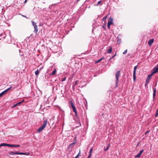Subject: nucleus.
<instances>
[{
  "label": "nucleus",
  "mask_w": 158,
  "mask_h": 158,
  "mask_svg": "<svg viewBox=\"0 0 158 158\" xmlns=\"http://www.w3.org/2000/svg\"><path fill=\"white\" fill-rule=\"evenodd\" d=\"M102 27L103 28H104V27L103 26H102Z\"/></svg>",
  "instance_id": "nucleus-49"
},
{
  "label": "nucleus",
  "mask_w": 158,
  "mask_h": 158,
  "mask_svg": "<svg viewBox=\"0 0 158 158\" xmlns=\"http://www.w3.org/2000/svg\"><path fill=\"white\" fill-rule=\"evenodd\" d=\"M73 111L74 113H76L77 112V110L76 109V107H75L74 108H73Z\"/></svg>",
  "instance_id": "nucleus-25"
},
{
  "label": "nucleus",
  "mask_w": 158,
  "mask_h": 158,
  "mask_svg": "<svg viewBox=\"0 0 158 158\" xmlns=\"http://www.w3.org/2000/svg\"><path fill=\"white\" fill-rule=\"evenodd\" d=\"M150 131L149 130L148 131H146L145 133V134L146 135L148 133H149Z\"/></svg>",
  "instance_id": "nucleus-37"
},
{
  "label": "nucleus",
  "mask_w": 158,
  "mask_h": 158,
  "mask_svg": "<svg viewBox=\"0 0 158 158\" xmlns=\"http://www.w3.org/2000/svg\"><path fill=\"white\" fill-rule=\"evenodd\" d=\"M80 0H77V2H79Z\"/></svg>",
  "instance_id": "nucleus-47"
},
{
  "label": "nucleus",
  "mask_w": 158,
  "mask_h": 158,
  "mask_svg": "<svg viewBox=\"0 0 158 158\" xmlns=\"http://www.w3.org/2000/svg\"><path fill=\"white\" fill-rule=\"evenodd\" d=\"M56 69H55L54 70V71H53V72H52V74L51 75H54L55 74V73H56Z\"/></svg>",
  "instance_id": "nucleus-23"
},
{
  "label": "nucleus",
  "mask_w": 158,
  "mask_h": 158,
  "mask_svg": "<svg viewBox=\"0 0 158 158\" xmlns=\"http://www.w3.org/2000/svg\"><path fill=\"white\" fill-rule=\"evenodd\" d=\"M6 91H5V90L4 91H3L2 92V93H0V97H1L2 96L3 94H5L6 93Z\"/></svg>",
  "instance_id": "nucleus-20"
},
{
  "label": "nucleus",
  "mask_w": 158,
  "mask_h": 158,
  "mask_svg": "<svg viewBox=\"0 0 158 158\" xmlns=\"http://www.w3.org/2000/svg\"><path fill=\"white\" fill-rule=\"evenodd\" d=\"M31 23H32V25H33L34 26V27H36L37 26V24H36V23H35V22L34 21H31Z\"/></svg>",
  "instance_id": "nucleus-16"
},
{
  "label": "nucleus",
  "mask_w": 158,
  "mask_h": 158,
  "mask_svg": "<svg viewBox=\"0 0 158 158\" xmlns=\"http://www.w3.org/2000/svg\"><path fill=\"white\" fill-rule=\"evenodd\" d=\"M27 1V0H25V1L24 2V3H25Z\"/></svg>",
  "instance_id": "nucleus-44"
},
{
  "label": "nucleus",
  "mask_w": 158,
  "mask_h": 158,
  "mask_svg": "<svg viewBox=\"0 0 158 158\" xmlns=\"http://www.w3.org/2000/svg\"><path fill=\"white\" fill-rule=\"evenodd\" d=\"M70 104L71 105V106L72 107V109L75 107L74 105L73 104V102H72V101H70Z\"/></svg>",
  "instance_id": "nucleus-17"
},
{
  "label": "nucleus",
  "mask_w": 158,
  "mask_h": 158,
  "mask_svg": "<svg viewBox=\"0 0 158 158\" xmlns=\"http://www.w3.org/2000/svg\"><path fill=\"white\" fill-rule=\"evenodd\" d=\"M113 19L111 17L109 19L108 24H110V25L113 24Z\"/></svg>",
  "instance_id": "nucleus-5"
},
{
  "label": "nucleus",
  "mask_w": 158,
  "mask_h": 158,
  "mask_svg": "<svg viewBox=\"0 0 158 158\" xmlns=\"http://www.w3.org/2000/svg\"><path fill=\"white\" fill-rule=\"evenodd\" d=\"M106 18H107V16H105L103 18V20H104V21H105V20H106Z\"/></svg>",
  "instance_id": "nucleus-33"
},
{
  "label": "nucleus",
  "mask_w": 158,
  "mask_h": 158,
  "mask_svg": "<svg viewBox=\"0 0 158 158\" xmlns=\"http://www.w3.org/2000/svg\"><path fill=\"white\" fill-rule=\"evenodd\" d=\"M149 83V82L146 81V82L145 83V86H146L148 85V84Z\"/></svg>",
  "instance_id": "nucleus-34"
},
{
  "label": "nucleus",
  "mask_w": 158,
  "mask_h": 158,
  "mask_svg": "<svg viewBox=\"0 0 158 158\" xmlns=\"http://www.w3.org/2000/svg\"><path fill=\"white\" fill-rule=\"evenodd\" d=\"M137 66H136L134 67V69L133 71V80L134 81H135L136 80V76H135V73H136V69L137 68Z\"/></svg>",
  "instance_id": "nucleus-3"
},
{
  "label": "nucleus",
  "mask_w": 158,
  "mask_h": 158,
  "mask_svg": "<svg viewBox=\"0 0 158 158\" xmlns=\"http://www.w3.org/2000/svg\"><path fill=\"white\" fill-rule=\"evenodd\" d=\"M38 31V26L34 27V32H35L36 34Z\"/></svg>",
  "instance_id": "nucleus-15"
},
{
  "label": "nucleus",
  "mask_w": 158,
  "mask_h": 158,
  "mask_svg": "<svg viewBox=\"0 0 158 158\" xmlns=\"http://www.w3.org/2000/svg\"><path fill=\"white\" fill-rule=\"evenodd\" d=\"M90 157H89V156H88L87 158H90Z\"/></svg>",
  "instance_id": "nucleus-48"
},
{
  "label": "nucleus",
  "mask_w": 158,
  "mask_h": 158,
  "mask_svg": "<svg viewBox=\"0 0 158 158\" xmlns=\"http://www.w3.org/2000/svg\"><path fill=\"white\" fill-rule=\"evenodd\" d=\"M153 99L154 100L155 99V95H156V89L155 88H154L153 89Z\"/></svg>",
  "instance_id": "nucleus-8"
},
{
  "label": "nucleus",
  "mask_w": 158,
  "mask_h": 158,
  "mask_svg": "<svg viewBox=\"0 0 158 158\" xmlns=\"http://www.w3.org/2000/svg\"><path fill=\"white\" fill-rule=\"evenodd\" d=\"M116 53H115V54L114 55H113L111 57L110 59V60L113 59L116 56Z\"/></svg>",
  "instance_id": "nucleus-24"
},
{
  "label": "nucleus",
  "mask_w": 158,
  "mask_h": 158,
  "mask_svg": "<svg viewBox=\"0 0 158 158\" xmlns=\"http://www.w3.org/2000/svg\"><path fill=\"white\" fill-rule=\"evenodd\" d=\"M152 75V74H151L149 75L148 76L146 79V81L149 82V80L150 79L151 76Z\"/></svg>",
  "instance_id": "nucleus-9"
},
{
  "label": "nucleus",
  "mask_w": 158,
  "mask_h": 158,
  "mask_svg": "<svg viewBox=\"0 0 158 158\" xmlns=\"http://www.w3.org/2000/svg\"><path fill=\"white\" fill-rule=\"evenodd\" d=\"M70 104L71 105V106L72 107V109L75 107L74 105L73 104V102H72V101H70Z\"/></svg>",
  "instance_id": "nucleus-18"
},
{
  "label": "nucleus",
  "mask_w": 158,
  "mask_h": 158,
  "mask_svg": "<svg viewBox=\"0 0 158 158\" xmlns=\"http://www.w3.org/2000/svg\"><path fill=\"white\" fill-rule=\"evenodd\" d=\"M66 77H64L62 79V80H61V81H65V80H66Z\"/></svg>",
  "instance_id": "nucleus-27"
},
{
  "label": "nucleus",
  "mask_w": 158,
  "mask_h": 158,
  "mask_svg": "<svg viewBox=\"0 0 158 158\" xmlns=\"http://www.w3.org/2000/svg\"><path fill=\"white\" fill-rule=\"evenodd\" d=\"M101 3V1H99L98 2L97 4L96 5L97 6H98L99 4H100Z\"/></svg>",
  "instance_id": "nucleus-29"
},
{
  "label": "nucleus",
  "mask_w": 158,
  "mask_h": 158,
  "mask_svg": "<svg viewBox=\"0 0 158 158\" xmlns=\"http://www.w3.org/2000/svg\"><path fill=\"white\" fill-rule=\"evenodd\" d=\"M75 113V116L76 117H77V112L76 113Z\"/></svg>",
  "instance_id": "nucleus-38"
},
{
  "label": "nucleus",
  "mask_w": 158,
  "mask_h": 158,
  "mask_svg": "<svg viewBox=\"0 0 158 158\" xmlns=\"http://www.w3.org/2000/svg\"><path fill=\"white\" fill-rule=\"evenodd\" d=\"M17 106V105L16 104L14 105L13 106V107H15V106Z\"/></svg>",
  "instance_id": "nucleus-42"
},
{
  "label": "nucleus",
  "mask_w": 158,
  "mask_h": 158,
  "mask_svg": "<svg viewBox=\"0 0 158 158\" xmlns=\"http://www.w3.org/2000/svg\"><path fill=\"white\" fill-rule=\"evenodd\" d=\"M22 16L23 17H25V18H27V17H26V16H25V15H22Z\"/></svg>",
  "instance_id": "nucleus-40"
},
{
  "label": "nucleus",
  "mask_w": 158,
  "mask_h": 158,
  "mask_svg": "<svg viewBox=\"0 0 158 158\" xmlns=\"http://www.w3.org/2000/svg\"><path fill=\"white\" fill-rule=\"evenodd\" d=\"M103 57L102 58L98 60L97 61H96L95 62V63H98V62H100L103 59Z\"/></svg>",
  "instance_id": "nucleus-22"
},
{
  "label": "nucleus",
  "mask_w": 158,
  "mask_h": 158,
  "mask_svg": "<svg viewBox=\"0 0 158 158\" xmlns=\"http://www.w3.org/2000/svg\"><path fill=\"white\" fill-rule=\"evenodd\" d=\"M156 112H158V109H157V110H156Z\"/></svg>",
  "instance_id": "nucleus-46"
},
{
  "label": "nucleus",
  "mask_w": 158,
  "mask_h": 158,
  "mask_svg": "<svg viewBox=\"0 0 158 158\" xmlns=\"http://www.w3.org/2000/svg\"><path fill=\"white\" fill-rule=\"evenodd\" d=\"M23 101H24V100H23V101H22L21 102H17V103H16V104L17 105V106H18V105L20 104Z\"/></svg>",
  "instance_id": "nucleus-30"
},
{
  "label": "nucleus",
  "mask_w": 158,
  "mask_h": 158,
  "mask_svg": "<svg viewBox=\"0 0 158 158\" xmlns=\"http://www.w3.org/2000/svg\"><path fill=\"white\" fill-rule=\"evenodd\" d=\"M80 154V151L79 153H78V154L77 156L78 157L79 156Z\"/></svg>",
  "instance_id": "nucleus-41"
},
{
  "label": "nucleus",
  "mask_w": 158,
  "mask_h": 158,
  "mask_svg": "<svg viewBox=\"0 0 158 158\" xmlns=\"http://www.w3.org/2000/svg\"><path fill=\"white\" fill-rule=\"evenodd\" d=\"M112 47L111 46L109 48V49L108 51V53H110L112 51Z\"/></svg>",
  "instance_id": "nucleus-14"
},
{
  "label": "nucleus",
  "mask_w": 158,
  "mask_h": 158,
  "mask_svg": "<svg viewBox=\"0 0 158 158\" xmlns=\"http://www.w3.org/2000/svg\"><path fill=\"white\" fill-rule=\"evenodd\" d=\"M77 81L75 83L74 85H77Z\"/></svg>",
  "instance_id": "nucleus-43"
},
{
  "label": "nucleus",
  "mask_w": 158,
  "mask_h": 158,
  "mask_svg": "<svg viewBox=\"0 0 158 158\" xmlns=\"http://www.w3.org/2000/svg\"><path fill=\"white\" fill-rule=\"evenodd\" d=\"M120 71H118L116 72V74H115V77H116V86H117V85L118 84V81L119 77L120 75Z\"/></svg>",
  "instance_id": "nucleus-2"
},
{
  "label": "nucleus",
  "mask_w": 158,
  "mask_h": 158,
  "mask_svg": "<svg viewBox=\"0 0 158 158\" xmlns=\"http://www.w3.org/2000/svg\"><path fill=\"white\" fill-rule=\"evenodd\" d=\"M158 72V64L153 69V72L152 74H153L154 73H156Z\"/></svg>",
  "instance_id": "nucleus-4"
},
{
  "label": "nucleus",
  "mask_w": 158,
  "mask_h": 158,
  "mask_svg": "<svg viewBox=\"0 0 158 158\" xmlns=\"http://www.w3.org/2000/svg\"><path fill=\"white\" fill-rule=\"evenodd\" d=\"M29 154V153H27V152H25V153H23V152H19V155H28Z\"/></svg>",
  "instance_id": "nucleus-13"
},
{
  "label": "nucleus",
  "mask_w": 158,
  "mask_h": 158,
  "mask_svg": "<svg viewBox=\"0 0 158 158\" xmlns=\"http://www.w3.org/2000/svg\"><path fill=\"white\" fill-rule=\"evenodd\" d=\"M2 147V145H1V144H0V147Z\"/></svg>",
  "instance_id": "nucleus-50"
},
{
  "label": "nucleus",
  "mask_w": 158,
  "mask_h": 158,
  "mask_svg": "<svg viewBox=\"0 0 158 158\" xmlns=\"http://www.w3.org/2000/svg\"><path fill=\"white\" fill-rule=\"evenodd\" d=\"M11 87H9V88H8L7 89H6L5 90V91H6V92H7L8 90H10V89H11Z\"/></svg>",
  "instance_id": "nucleus-26"
},
{
  "label": "nucleus",
  "mask_w": 158,
  "mask_h": 158,
  "mask_svg": "<svg viewBox=\"0 0 158 158\" xmlns=\"http://www.w3.org/2000/svg\"><path fill=\"white\" fill-rule=\"evenodd\" d=\"M2 146H8L10 147V144L3 143L1 144Z\"/></svg>",
  "instance_id": "nucleus-11"
},
{
  "label": "nucleus",
  "mask_w": 158,
  "mask_h": 158,
  "mask_svg": "<svg viewBox=\"0 0 158 158\" xmlns=\"http://www.w3.org/2000/svg\"><path fill=\"white\" fill-rule=\"evenodd\" d=\"M143 150H141L139 153H138L137 155L135 156V158H137V157H139L140 156H141V154L143 152Z\"/></svg>",
  "instance_id": "nucleus-7"
},
{
  "label": "nucleus",
  "mask_w": 158,
  "mask_h": 158,
  "mask_svg": "<svg viewBox=\"0 0 158 158\" xmlns=\"http://www.w3.org/2000/svg\"><path fill=\"white\" fill-rule=\"evenodd\" d=\"M110 146V144H108V145L107 147L106 148L104 149V151H106L108 150L109 149V147Z\"/></svg>",
  "instance_id": "nucleus-21"
},
{
  "label": "nucleus",
  "mask_w": 158,
  "mask_h": 158,
  "mask_svg": "<svg viewBox=\"0 0 158 158\" xmlns=\"http://www.w3.org/2000/svg\"><path fill=\"white\" fill-rule=\"evenodd\" d=\"M158 115V113L156 112V113L155 114V116L156 117Z\"/></svg>",
  "instance_id": "nucleus-35"
},
{
  "label": "nucleus",
  "mask_w": 158,
  "mask_h": 158,
  "mask_svg": "<svg viewBox=\"0 0 158 158\" xmlns=\"http://www.w3.org/2000/svg\"><path fill=\"white\" fill-rule=\"evenodd\" d=\"M47 123V120L46 119L44 122L43 125L37 129V132L39 133L46 127Z\"/></svg>",
  "instance_id": "nucleus-1"
},
{
  "label": "nucleus",
  "mask_w": 158,
  "mask_h": 158,
  "mask_svg": "<svg viewBox=\"0 0 158 158\" xmlns=\"http://www.w3.org/2000/svg\"><path fill=\"white\" fill-rule=\"evenodd\" d=\"M127 50L126 49L123 52V54H126L127 53Z\"/></svg>",
  "instance_id": "nucleus-32"
},
{
  "label": "nucleus",
  "mask_w": 158,
  "mask_h": 158,
  "mask_svg": "<svg viewBox=\"0 0 158 158\" xmlns=\"http://www.w3.org/2000/svg\"><path fill=\"white\" fill-rule=\"evenodd\" d=\"M35 75L37 76L39 74V72L38 69H37L35 72Z\"/></svg>",
  "instance_id": "nucleus-19"
},
{
  "label": "nucleus",
  "mask_w": 158,
  "mask_h": 158,
  "mask_svg": "<svg viewBox=\"0 0 158 158\" xmlns=\"http://www.w3.org/2000/svg\"><path fill=\"white\" fill-rule=\"evenodd\" d=\"M93 150V148H91L90 150L89 153H92V152Z\"/></svg>",
  "instance_id": "nucleus-28"
},
{
  "label": "nucleus",
  "mask_w": 158,
  "mask_h": 158,
  "mask_svg": "<svg viewBox=\"0 0 158 158\" xmlns=\"http://www.w3.org/2000/svg\"><path fill=\"white\" fill-rule=\"evenodd\" d=\"M20 147V145H14L12 144H10V147Z\"/></svg>",
  "instance_id": "nucleus-10"
},
{
  "label": "nucleus",
  "mask_w": 158,
  "mask_h": 158,
  "mask_svg": "<svg viewBox=\"0 0 158 158\" xmlns=\"http://www.w3.org/2000/svg\"><path fill=\"white\" fill-rule=\"evenodd\" d=\"M91 155H92V153H89V154L88 156H89V157H91Z\"/></svg>",
  "instance_id": "nucleus-39"
},
{
  "label": "nucleus",
  "mask_w": 158,
  "mask_h": 158,
  "mask_svg": "<svg viewBox=\"0 0 158 158\" xmlns=\"http://www.w3.org/2000/svg\"><path fill=\"white\" fill-rule=\"evenodd\" d=\"M75 158H78V157L76 156Z\"/></svg>",
  "instance_id": "nucleus-45"
},
{
  "label": "nucleus",
  "mask_w": 158,
  "mask_h": 158,
  "mask_svg": "<svg viewBox=\"0 0 158 158\" xmlns=\"http://www.w3.org/2000/svg\"><path fill=\"white\" fill-rule=\"evenodd\" d=\"M154 41V39H151L148 42V44L149 45H151L152 44Z\"/></svg>",
  "instance_id": "nucleus-12"
},
{
  "label": "nucleus",
  "mask_w": 158,
  "mask_h": 158,
  "mask_svg": "<svg viewBox=\"0 0 158 158\" xmlns=\"http://www.w3.org/2000/svg\"><path fill=\"white\" fill-rule=\"evenodd\" d=\"M110 25L108 24H107V28L108 29H109L110 28Z\"/></svg>",
  "instance_id": "nucleus-36"
},
{
  "label": "nucleus",
  "mask_w": 158,
  "mask_h": 158,
  "mask_svg": "<svg viewBox=\"0 0 158 158\" xmlns=\"http://www.w3.org/2000/svg\"><path fill=\"white\" fill-rule=\"evenodd\" d=\"M19 154V152H9V154L10 155H14L15 154Z\"/></svg>",
  "instance_id": "nucleus-6"
},
{
  "label": "nucleus",
  "mask_w": 158,
  "mask_h": 158,
  "mask_svg": "<svg viewBox=\"0 0 158 158\" xmlns=\"http://www.w3.org/2000/svg\"><path fill=\"white\" fill-rule=\"evenodd\" d=\"M117 43L118 44H119L121 42V40L120 39H119L118 40H117Z\"/></svg>",
  "instance_id": "nucleus-31"
}]
</instances>
